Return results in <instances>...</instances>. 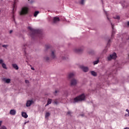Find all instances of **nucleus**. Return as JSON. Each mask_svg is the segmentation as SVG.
<instances>
[{"label":"nucleus","mask_w":129,"mask_h":129,"mask_svg":"<svg viewBox=\"0 0 129 129\" xmlns=\"http://www.w3.org/2000/svg\"><path fill=\"white\" fill-rule=\"evenodd\" d=\"M28 122H29V121H26L24 122V124H26V123H28Z\"/></svg>","instance_id":"obj_41"},{"label":"nucleus","mask_w":129,"mask_h":129,"mask_svg":"<svg viewBox=\"0 0 129 129\" xmlns=\"http://www.w3.org/2000/svg\"><path fill=\"white\" fill-rule=\"evenodd\" d=\"M54 103L55 104H58V101H54Z\"/></svg>","instance_id":"obj_38"},{"label":"nucleus","mask_w":129,"mask_h":129,"mask_svg":"<svg viewBox=\"0 0 129 129\" xmlns=\"http://www.w3.org/2000/svg\"><path fill=\"white\" fill-rule=\"evenodd\" d=\"M34 102V101L33 100H28L27 101L26 103V106L27 107H29V106H31V105H32V103H33Z\"/></svg>","instance_id":"obj_15"},{"label":"nucleus","mask_w":129,"mask_h":129,"mask_svg":"<svg viewBox=\"0 0 129 129\" xmlns=\"http://www.w3.org/2000/svg\"><path fill=\"white\" fill-rule=\"evenodd\" d=\"M81 116H84V114H81Z\"/></svg>","instance_id":"obj_45"},{"label":"nucleus","mask_w":129,"mask_h":129,"mask_svg":"<svg viewBox=\"0 0 129 129\" xmlns=\"http://www.w3.org/2000/svg\"><path fill=\"white\" fill-rule=\"evenodd\" d=\"M44 60L46 61V62H49V60H50V58L48 56L44 57Z\"/></svg>","instance_id":"obj_30"},{"label":"nucleus","mask_w":129,"mask_h":129,"mask_svg":"<svg viewBox=\"0 0 129 129\" xmlns=\"http://www.w3.org/2000/svg\"><path fill=\"white\" fill-rule=\"evenodd\" d=\"M12 66L14 69H16V70H19V67L17 64L13 63L12 64Z\"/></svg>","instance_id":"obj_23"},{"label":"nucleus","mask_w":129,"mask_h":129,"mask_svg":"<svg viewBox=\"0 0 129 129\" xmlns=\"http://www.w3.org/2000/svg\"><path fill=\"white\" fill-rule=\"evenodd\" d=\"M22 116L23 117H24V118H28V114L26 112H22Z\"/></svg>","instance_id":"obj_18"},{"label":"nucleus","mask_w":129,"mask_h":129,"mask_svg":"<svg viewBox=\"0 0 129 129\" xmlns=\"http://www.w3.org/2000/svg\"><path fill=\"white\" fill-rule=\"evenodd\" d=\"M99 63V59H98L96 60H95L93 62V63L94 65H96L97 64H98Z\"/></svg>","instance_id":"obj_26"},{"label":"nucleus","mask_w":129,"mask_h":129,"mask_svg":"<svg viewBox=\"0 0 129 129\" xmlns=\"http://www.w3.org/2000/svg\"><path fill=\"white\" fill-rule=\"evenodd\" d=\"M0 64L2 65L3 69H6L7 70L8 68L7 67L6 63H4V60L0 59Z\"/></svg>","instance_id":"obj_10"},{"label":"nucleus","mask_w":129,"mask_h":129,"mask_svg":"<svg viewBox=\"0 0 129 129\" xmlns=\"http://www.w3.org/2000/svg\"><path fill=\"white\" fill-rule=\"evenodd\" d=\"M60 22V18L59 17H54L52 20L53 24H57Z\"/></svg>","instance_id":"obj_12"},{"label":"nucleus","mask_w":129,"mask_h":129,"mask_svg":"<svg viewBox=\"0 0 129 129\" xmlns=\"http://www.w3.org/2000/svg\"><path fill=\"white\" fill-rule=\"evenodd\" d=\"M34 3V0H28V3L21 8L20 12V16H26V15H28L29 12H30V5H33Z\"/></svg>","instance_id":"obj_1"},{"label":"nucleus","mask_w":129,"mask_h":129,"mask_svg":"<svg viewBox=\"0 0 129 129\" xmlns=\"http://www.w3.org/2000/svg\"><path fill=\"white\" fill-rule=\"evenodd\" d=\"M48 49H50V45H45V52H47V50Z\"/></svg>","instance_id":"obj_27"},{"label":"nucleus","mask_w":129,"mask_h":129,"mask_svg":"<svg viewBox=\"0 0 129 129\" xmlns=\"http://www.w3.org/2000/svg\"><path fill=\"white\" fill-rule=\"evenodd\" d=\"M2 47H3V48H7V47H8V45H3Z\"/></svg>","instance_id":"obj_34"},{"label":"nucleus","mask_w":129,"mask_h":129,"mask_svg":"<svg viewBox=\"0 0 129 129\" xmlns=\"http://www.w3.org/2000/svg\"><path fill=\"white\" fill-rule=\"evenodd\" d=\"M91 74L92 76H94V77L97 76V73L95 72L94 71H91Z\"/></svg>","instance_id":"obj_19"},{"label":"nucleus","mask_w":129,"mask_h":129,"mask_svg":"<svg viewBox=\"0 0 129 129\" xmlns=\"http://www.w3.org/2000/svg\"><path fill=\"white\" fill-rule=\"evenodd\" d=\"M126 111H127V112L128 113L127 116H129V110H128V109H126Z\"/></svg>","instance_id":"obj_36"},{"label":"nucleus","mask_w":129,"mask_h":129,"mask_svg":"<svg viewBox=\"0 0 129 129\" xmlns=\"http://www.w3.org/2000/svg\"><path fill=\"white\" fill-rule=\"evenodd\" d=\"M19 0H14V3L13 4V11L15 10L17 8V3H18Z\"/></svg>","instance_id":"obj_16"},{"label":"nucleus","mask_w":129,"mask_h":129,"mask_svg":"<svg viewBox=\"0 0 129 129\" xmlns=\"http://www.w3.org/2000/svg\"><path fill=\"white\" fill-rule=\"evenodd\" d=\"M28 47H30V45H29V43L27 44H24L22 47L23 50L24 52V55L27 58H28V54H27V50L26 49L28 48Z\"/></svg>","instance_id":"obj_5"},{"label":"nucleus","mask_w":129,"mask_h":129,"mask_svg":"<svg viewBox=\"0 0 129 129\" xmlns=\"http://www.w3.org/2000/svg\"><path fill=\"white\" fill-rule=\"evenodd\" d=\"M16 112L15 109H12L10 111V114H11V115H15L16 114Z\"/></svg>","instance_id":"obj_22"},{"label":"nucleus","mask_w":129,"mask_h":129,"mask_svg":"<svg viewBox=\"0 0 129 129\" xmlns=\"http://www.w3.org/2000/svg\"><path fill=\"white\" fill-rule=\"evenodd\" d=\"M1 44L0 43V46H1Z\"/></svg>","instance_id":"obj_48"},{"label":"nucleus","mask_w":129,"mask_h":129,"mask_svg":"<svg viewBox=\"0 0 129 129\" xmlns=\"http://www.w3.org/2000/svg\"><path fill=\"white\" fill-rule=\"evenodd\" d=\"M60 57L61 58L62 60H68V56L66 55H60Z\"/></svg>","instance_id":"obj_20"},{"label":"nucleus","mask_w":129,"mask_h":129,"mask_svg":"<svg viewBox=\"0 0 129 129\" xmlns=\"http://www.w3.org/2000/svg\"><path fill=\"white\" fill-rule=\"evenodd\" d=\"M3 123V121H0V126L2 125V123Z\"/></svg>","instance_id":"obj_40"},{"label":"nucleus","mask_w":129,"mask_h":129,"mask_svg":"<svg viewBox=\"0 0 129 129\" xmlns=\"http://www.w3.org/2000/svg\"><path fill=\"white\" fill-rule=\"evenodd\" d=\"M13 19L14 21H15V16H13Z\"/></svg>","instance_id":"obj_44"},{"label":"nucleus","mask_w":129,"mask_h":129,"mask_svg":"<svg viewBox=\"0 0 129 129\" xmlns=\"http://www.w3.org/2000/svg\"><path fill=\"white\" fill-rule=\"evenodd\" d=\"M110 43H111V40L110 39H109L107 44V47H109V46H110Z\"/></svg>","instance_id":"obj_28"},{"label":"nucleus","mask_w":129,"mask_h":129,"mask_svg":"<svg viewBox=\"0 0 129 129\" xmlns=\"http://www.w3.org/2000/svg\"><path fill=\"white\" fill-rule=\"evenodd\" d=\"M105 13L106 15L107 20H108L109 22H110L111 24V26L112 27L111 38H113V37H114V35H115V30H114V28H113V27H114V24H113L112 23H111L110 19H109V18H108V15H107V13L106 11H105Z\"/></svg>","instance_id":"obj_4"},{"label":"nucleus","mask_w":129,"mask_h":129,"mask_svg":"<svg viewBox=\"0 0 129 129\" xmlns=\"http://www.w3.org/2000/svg\"><path fill=\"white\" fill-rule=\"evenodd\" d=\"M67 114H69V115H71V111H68L67 112Z\"/></svg>","instance_id":"obj_35"},{"label":"nucleus","mask_w":129,"mask_h":129,"mask_svg":"<svg viewBox=\"0 0 129 129\" xmlns=\"http://www.w3.org/2000/svg\"><path fill=\"white\" fill-rule=\"evenodd\" d=\"M83 100H85V95L84 94H82L74 98L73 103L80 102V101H83Z\"/></svg>","instance_id":"obj_3"},{"label":"nucleus","mask_w":129,"mask_h":129,"mask_svg":"<svg viewBox=\"0 0 129 129\" xmlns=\"http://www.w3.org/2000/svg\"><path fill=\"white\" fill-rule=\"evenodd\" d=\"M81 69L84 71V72H88L89 69L87 67H85L84 66H81L80 67Z\"/></svg>","instance_id":"obj_13"},{"label":"nucleus","mask_w":129,"mask_h":129,"mask_svg":"<svg viewBox=\"0 0 129 129\" xmlns=\"http://www.w3.org/2000/svg\"><path fill=\"white\" fill-rule=\"evenodd\" d=\"M32 70H35V69L34 68H31Z\"/></svg>","instance_id":"obj_47"},{"label":"nucleus","mask_w":129,"mask_h":129,"mask_svg":"<svg viewBox=\"0 0 129 129\" xmlns=\"http://www.w3.org/2000/svg\"><path fill=\"white\" fill-rule=\"evenodd\" d=\"M89 54H90L91 55H93L94 54V50L93 49H90L88 51Z\"/></svg>","instance_id":"obj_25"},{"label":"nucleus","mask_w":129,"mask_h":129,"mask_svg":"<svg viewBox=\"0 0 129 129\" xmlns=\"http://www.w3.org/2000/svg\"><path fill=\"white\" fill-rule=\"evenodd\" d=\"M25 83H29V80H25Z\"/></svg>","instance_id":"obj_37"},{"label":"nucleus","mask_w":129,"mask_h":129,"mask_svg":"<svg viewBox=\"0 0 129 129\" xmlns=\"http://www.w3.org/2000/svg\"><path fill=\"white\" fill-rule=\"evenodd\" d=\"M116 53L113 52V53L110 54L108 56H107V59L108 61H110V60L115 59H116Z\"/></svg>","instance_id":"obj_6"},{"label":"nucleus","mask_w":129,"mask_h":129,"mask_svg":"<svg viewBox=\"0 0 129 129\" xmlns=\"http://www.w3.org/2000/svg\"><path fill=\"white\" fill-rule=\"evenodd\" d=\"M12 33H13V30H11V31H10V34H12Z\"/></svg>","instance_id":"obj_42"},{"label":"nucleus","mask_w":129,"mask_h":129,"mask_svg":"<svg viewBox=\"0 0 129 129\" xmlns=\"http://www.w3.org/2000/svg\"><path fill=\"white\" fill-rule=\"evenodd\" d=\"M3 81H4V82H6V83H10V82H11V80L10 79H7L6 78H3Z\"/></svg>","instance_id":"obj_17"},{"label":"nucleus","mask_w":129,"mask_h":129,"mask_svg":"<svg viewBox=\"0 0 129 129\" xmlns=\"http://www.w3.org/2000/svg\"><path fill=\"white\" fill-rule=\"evenodd\" d=\"M83 50H84V46H82L78 48H75L74 49V52H75V53H77L78 54H81V53L83 52Z\"/></svg>","instance_id":"obj_7"},{"label":"nucleus","mask_w":129,"mask_h":129,"mask_svg":"<svg viewBox=\"0 0 129 129\" xmlns=\"http://www.w3.org/2000/svg\"><path fill=\"white\" fill-rule=\"evenodd\" d=\"M28 29L31 31L30 33V36L32 39H34L38 36L39 38H41L43 35V32L42 30L40 29H34L31 27L29 26Z\"/></svg>","instance_id":"obj_2"},{"label":"nucleus","mask_w":129,"mask_h":129,"mask_svg":"<svg viewBox=\"0 0 129 129\" xmlns=\"http://www.w3.org/2000/svg\"><path fill=\"white\" fill-rule=\"evenodd\" d=\"M39 13H40V12L35 11L33 14L34 17H35V18H36L37 17V16H38V15H39Z\"/></svg>","instance_id":"obj_24"},{"label":"nucleus","mask_w":129,"mask_h":129,"mask_svg":"<svg viewBox=\"0 0 129 129\" xmlns=\"http://www.w3.org/2000/svg\"><path fill=\"white\" fill-rule=\"evenodd\" d=\"M80 4H81V5H84V0H81Z\"/></svg>","instance_id":"obj_33"},{"label":"nucleus","mask_w":129,"mask_h":129,"mask_svg":"<svg viewBox=\"0 0 129 129\" xmlns=\"http://www.w3.org/2000/svg\"><path fill=\"white\" fill-rule=\"evenodd\" d=\"M50 57L52 59H56V58H57V56H56V50H51Z\"/></svg>","instance_id":"obj_9"},{"label":"nucleus","mask_w":129,"mask_h":129,"mask_svg":"<svg viewBox=\"0 0 129 129\" xmlns=\"http://www.w3.org/2000/svg\"><path fill=\"white\" fill-rule=\"evenodd\" d=\"M77 84V80L75 79H73L71 80V86H75Z\"/></svg>","instance_id":"obj_11"},{"label":"nucleus","mask_w":129,"mask_h":129,"mask_svg":"<svg viewBox=\"0 0 129 129\" xmlns=\"http://www.w3.org/2000/svg\"><path fill=\"white\" fill-rule=\"evenodd\" d=\"M127 26H129V21L127 22Z\"/></svg>","instance_id":"obj_46"},{"label":"nucleus","mask_w":129,"mask_h":129,"mask_svg":"<svg viewBox=\"0 0 129 129\" xmlns=\"http://www.w3.org/2000/svg\"><path fill=\"white\" fill-rule=\"evenodd\" d=\"M58 92V91H57V90H55V92H54V94H56Z\"/></svg>","instance_id":"obj_43"},{"label":"nucleus","mask_w":129,"mask_h":129,"mask_svg":"<svg viewBox=\"0 0 129 129\" xmlns=\"http://www.w3.org/2000/svg\"><path fill=\"white\" fill-rule=\"evenodd\" d=\"M75 77V74L73 73H71L69 74L68 78L69 79H73Z\"/></svg>","instance_id":"obj_14"},{"label":"nucleus","mask_w":129,"mask_h":129,"mask_svg":"<svg viewBox=\"0 0 129 129\" xmlns=\"http://www.w3.org/2000/svg\"><path fill=\"white\" fill-rule=\"evenodd\" d=\"M103 53H106V49L103 50Z\"/></svg>","instance_id":"obj_39"},{"label":"nucleus","mask_w":129,"mask_h":129,"mask_svg":"<svg viewBox=\"0 0 129 129\" xmlns=\"http://www.w3.org/2000/svg\"><path fill=\"white\" fill-rule=\"evenodd\" d=\"M52 103V99H48L47 100V103L45 105V107L48 106L49 104H51Z\"/></svg>","instance_id":"obj_21"},{"label":"nucleus","mask_w":129,"mask_h":129,"mask_svg":"<svg viewBox=\"0 0 129 129\" xmlns=\"http://www.w3.org/2000/svg\"><path fill=\"white\" fill-rule=\"evenodd\" d=\"M117 64V66H116V69L114 70V71H113L112 72V74H116V71H117V70H119V69H120V68H121V66H120V64H119V63H117V62H115V64Z\"/></svg>","instance_id":"obj_8"},{"label":"nucleus","mask_w":129,"mask_h":129,"mask_svg":"<svg viewBox=\"0 0 129 129\" xmlns=\"http://www.w3.org/2000/svg\"><path fill=\"white\" fill-rule=\"evenodd\" d=\"M50 116V113L49 112H47L45 113V118H47V117H49Z\"/></svg>","instance_id":"obj_31"},{"label":"nucleus","mask_w":129,"mask_h":129,"mask_svg":"<svg viewBox=\"0 0 129 129\" xmlns=\"http://www.w3.org/2000/svg\"><path fill=\"white\" fill-rule=\"evenodd\" d=\"M113 18L115 20H120V17H119V16H116V17H114Z\"/></svg>","instance_id":"obj_29"},{"label":"nucleus","mask_w":129,"mask_h":129,"mask_svg":"<svg viewBox=\"0 0 129 129\" xmlns=\"http://www.w3.org/2000/svg\"><path fill=\"white\" fill-rule=\"evenodd\" d=\"M0 129H8L5 125H3L1 127Z\"/></svg>","instance_id":"obj_32"}]
</instances>
